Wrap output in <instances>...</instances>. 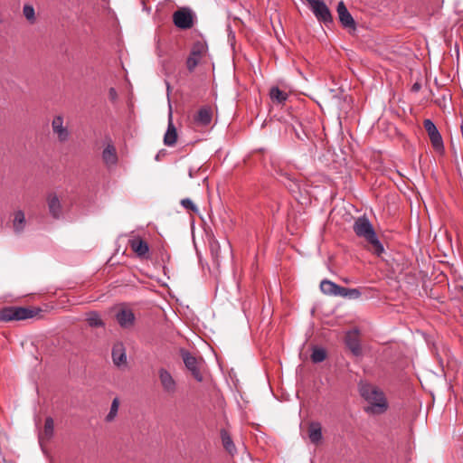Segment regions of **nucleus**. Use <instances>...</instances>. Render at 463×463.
I'll return each mask as SVG.
<instances>
[{
	"label": "nucleus",
	"instance_id": "1",
	"mask_svg": "<svg viewBox=\"0 0 463 463\" xmlns=\"http://www.w3.org/2000/svg\"><path fill=\"white\" fill-rule=\"evenodd\" d=\"M353 229L356 236L365 241L368 250L377 257H380L384 248L379 241L370 220L364 215L356 218L354 222Z\"/></svg>",
	"mask_w": 463,
	"mask_h": 463
},
{
	"label": "nucleus",
	"instance_id": "2",
	"mask_svg": "<svg viewBox=\"0 0 463 463\" xmlns=\"http://www.w3.org/2000/svg\"><path fill=\"white\" fill-rule=\"evenodd\" d=\"M361 396L368 402L365 411L371 414H383L388 409L387 399L382 390L378 387L364 383L361 384L360 388Z\"/></svg>",
	"mask_w": 463,
	"mask_h": 463
},
{
	"label": "nucleus",
	"instance_id": "3",
	"mask_svg": "<svg viewBox=\"0 0 463 463\" xmlns=\"http://www.w3.org/2000/svg\"><path fill=\"white\" fill-rule=\"evenodd\" d=\"M37 314V311L23 307H5L0 309V320L5 322L20 321L32 318Z\"/></svg>",
	"mask_w": 463,
	"mask_h": 463
},
{
	"label": "nucleus",
	"instance_id": "4",
	"mask_svg": "<svg viewBox=\"0 0 463 463\" xmlns=\"http://www.w3.org/2000/svg\"><path fill=\"white\" fill-rule=\"evenodd\" d=\"M195 14L187 6L180 7L173 14L174 24L183 30L190 29L194 26Z\"/></svg>",
	"mask_w": 463,
	"mask_h": 463
},
{
	"label": "nucleus",
	"instance_id": "5",
	"mask_svg": "<svg viewBox=\"0 0 463 463\" xmlns=\"http://www.w3.org/2000/svg\"><path fill=\"white\" fill-rule=\"evenodd\" d=\"M208 46L203 41H197L194 43L189 57L186 61L187 69L193 71L200 62L202 57L206 53Z\"/></svg>",
	"mask_w": 463,
	"mask_h": 463
},
{
	"label": "nucleus",
	"instance_id": "6",
	"mask_svg": "<svg viewBox=\"0 0 463 463\" xmlns=\"http://www.w3.org/2000/svg\"><path fill=\"white\" fill-rule=\"evenodd\" d=\"M211 252L214 260L233 259L232 246L227 241H224L222 244L218 241H213L211 243Z\"/></svg>",
	"mask_w": 463,
	"mask_h": 463
},
{
	"label": "nucleus",
	"instance_id": "7",
	"mask_svg": "<svg viewBox=\"0 0 463 463\" xmlns=\"http://www.w3.org/2000/svg\"><path fill=\"white\" fill-rule=\"evenodd\" d=\"M183 362L185 367L191 372L192 375L197 382L203 381V375L198 367V360L190 352L181 349L180 351Z\"/></svg>",
	"mask_w": 463,
	"mask_h": 463
},
{
	"label": "nucleus",
	"instance_id": "8",
	"mask_svg": "<svg viewBox=\"0 0 463 463\" xmlns=\"http://www.w3.org/2000/svg\"><path fill=\"white\" fill-rule=\"evenodd\" d=\"M126 239L128 240L131 251L136 254V257L142 258L145 256V241L140 236L132 232L129 235L120 236L118 241H124Z\"/></svg>",
	"mask_w": 463,
	"mask_h": 463
},
{
	"label": "nucleus",
	"instance_id": "9",
	"mask_svg": "<svg viewBox=\"0 0 463 463\" xmlns=\"http://www.w3.org/2000/svg\"><path fill=\"white\" fill-rule=\"evenodd\" d=\"M424 128L429 135L430 142L433 147L437 151H441L444 148L443 140L441 135L439 134L437 127L430 119H425L423 122Z\"/></svg>",
	"mask_w": 463,
	"mask_h": 463
},
{
	"label": "nucleus",
	"instance_id": "10",
	"mask_svg": "<svg viewBox=\"0 0 463 463\" xmlns=\"http://www.w3.org/2000/svg\"><path fill=\"white\" fill-rule=\"evenodd\" d=\"M312 5V10L316 17L325 24L332 22V15L326 5L323 1L307 0Z\"/></svg>",
	"mask_w": 463,
	"mask_h": 463
},
{
	"label": "nucleus",
	"instance_id": "11",
	"mask_svg": "<svg viewBox=\"0 0 463 463\" xmlns=\"http://www.w3.org/2000/svg\"><path fill=\"white\" fill-rule=\"evenodd\" d=\"M158 377L165 392L174 395L177 389V383L172 374L165 369L161 368L158 372Z\"/></svg>",
	"mask_w": 463,
	"mask_h": 463
},
{
	"label": "nucleus",
	"instance_id": "12",
	"mask_svg": "<svg viewBox=\"0 0 463 463\" xmlns=\"http://www.w3.org/2000/svg\"><path fill=\"white\" fill-rule=\"evenodd\" d=\"M52 128L60 142L63 143L69 139L70 131L68 128L63 125L62 116L58 115L53 118L52 121Z\"/></svg>",
	"mask_w": 463,
	"mask_h": 463
},
{
	"label": "nucleus",
	"instance_id": "13",
	"mask_svg": "<svg viewBox=\"0 0 463 463\" xmlns=\"http://www.w3.org/2000/svg\"><path fill=\"white\" fill-rule=\"evenodd\" d=\"M274 172L279 182H281L290 192L295 193L299 189L298 182L281 167H274Z\"/></svg>",
	"mask_w": 463,
	"mask_h": 463
},
{
	"label": "nucleus",
	"instance_id": "14",
	"mask_svg": "<svg viewBox=\"0 0 463 463\" xmlns=\"http://www.w3.org/2000/svg\"><path fill=\"white\" fill-rule=\"evenodd\" d=\"M336 11L338 14L339 21L342 24V25L345 28L354 29V27H355L354 20L353 16L351 15V14L349 13V11L347 10V8L343 1H340L338 3Z\"/></svg>",
	"mask_w": 463,
	"mask_h": 463
},
{
	"label": "nucleus",
	"instance_id": "15",
	"mask_svg": "<svg viewBox=\"0 0 463 463\" xmlns=\"http://www.w3.org/2000/svg\"><path fill=\"white\" fill-rule=\"evenodd\" d=\"M47 205L51 216L54 219H60L62 215V207L57 194L51 193L47 196Z\"/></svg>",
	"mask_w": 463,
	"mask_h": 463
},
{
	"label": "nucleus",
	"instance_id": "16",
	"mask_svg": "<svg viewBox=\"0 0 463 463\" xmlns=\"http://www.w3.org/2000/svg\"><path fill=\"white\" fill-rule=\"evenodd\" d=\"M116 319L121 327H129L135 321L133 312L128 308H121L116 314Z\"/></svg>",
	"mask_w": 463,
	"mask_h": 463
},
{
	"label": "nucleus",
	"instance_id": "17",
	"mask_svg": "<svg viewBox=\"0 0 463 463\" xmlns=\"http://www.w3.org/2000/svg\"><path fill=\"white\" fill-rule=\"evenodd\" d=\"M102 159L105 165L110 168L117 165L118 155L116 148L113 145L108 144L102 152Z\"/></svg>",
	"mask_w": 463,
	"mask_h": 463
},
{
	"label": "nucleus",
	"instance_id": "18",
	"mask_svg": "<svg viewBox=\"0 0 463 463\" xmlns=\"http://www.w3.org/2000/svg\"><path fill=\"white\" fill-rule=\"evenodd\" d=\"M112 359L116 366L121 367L127 363V355L122 344H116L112 349Z\"/></svg>",
	"mask_w": 463,
	"mask_h": 463
},
{
	"label": "nucleus",
	"instance_id": "19",
	"mask_svg": "<svg viewBox=\"0 0 463 463\" xmlns=\"http://www.w3.org/2000/svg\"><path fill=\"white\" fill-rule=\"evenodd\" d=\"M26 225L25 214L22 210L14 213L13 228L15 233L20 234L24 232Z\"/></svg>",
	"mask_w": 463,
	"mask_h": 463
},
{
	"label": "nucleus",
	"instance_id": "20",
	"mask_svg": "<svg viewBox=\"0 0 463 463\" xmlns=\"http://www.w3.org/2000/svg\"><path fill=\"white\" fill-rule=\"evenodd\" d=\"M195 122L200 126H207L212 121V111L209 108L203 107L199 109L194 118Z\"/></svg>",
	"mask_w": 463,
	"mask_h": 463
},
{
	"label": "nucleus",
	"instance_id": "21",
	"mask_svg": "<svg viewBox=\"0 0 463 463\" xmlns=\"http://www.w3.org/2000/svg\"><path fill=\"white\" fill-rule=\"evenodd\" d=\"M176 140H177L176 128L170 119L166 132L164 137V144L167 146H173L176 143Z\"/></svg>",
	"mask_w": 463,
	"mask_h": 463
},
{
	"label": "nucleus",
	"instance_id": "22",
	"mask_svg": "<svg viewBox=\"0 0 463 463\" xmlns=\"http://www.w3.org/2000/svg\"><path fill=\"white\" fill-rule=\"evenodd\" d=\"M340 286L328 279H323L320 282V289L324 294L326 295L338 296L339 294L337 292L340 290Z\"/></svg>",
	"mask_w": 463,
	"mask_h": 463
},
{
	"label": "nucleus",
	"instance_id": "23",
	"mask_svg": "<svg viewBox=\"0 0 463 463\" xmlns=\"http://www.w3.org/2000/svg\"><path fill=\"white\" fill-rule=\"evenodd\" d=\"M308 437L312 443L317 444L321 441L322 435V428L320 423L312 422L309 426Z\"/></svg>",
	"mask_w": 463,
	"mask_h": 463
},
{
	"label": "nucleus",
	"instance_id": "24",
	"mask_svg": "<svg viewBox=\"0 0 463 463\" xmlns=\"http://www.w3.org/2000/svg\"><path fill=\"white\" fill-rule=\"evenodd\" d=\"M345 344L354 354L358 355L361 354V345L354 335L349 333L346 336Z\"/></svg>",
	"mask_w": 463,
	"mask_h": 463
},
{
	"label": "nucleus",
	"instance_id": "25",
	"mask_svg": "<svg viewBox=\"0 0 463 463\" xmlns=\"http://www.w3.org/2000/svg\"><path fill=\"white\" fill-rule=\"evenodd\" d=\"M86 320L90 327H103L105 326L99 314L96 311L87 313Z\"/></svg>",
	"mask_w": 463,
	"mask_h": 463
},
{
	"label": "nucleus",
	"instance_id": "26",
	"mask_svg": "<svg viewBox=\"0 0 463 463\" xmlns=\"http://www.w3.org/2000/svg\"><path fill=\"white\" fill-rule=\"evenodd\" d=\"M221 438H222V446L224 447V449L230 454H233L236 451V448H235V445H234L230 434L226 430H222Z\"/></svg>",
	"mask_w": 463,
	"mask_h": 463
},
{
	"label": "nucleus",
	"instance_id": "27",
	"mask_svg": "<svg viewBox=\"0 0 463 463\" xmlns=\"http://www.w3.org/2000/svg\"><path fill=\"white\" fill-rule=\"evenodd\" d=\"M119 399L118 397L114 398L109 413L105 417V420L107 422H112L118 416V409H119Z\"/></svg>",
	"mask_w": 463,
	"mask_h": 463
},
{
	"label": "nucleus",
	"instance_id": "28",
	"mask_svg": "<svg viewBox=\"0 0 463 463\" xmlns=\"http://www.w3.org/2000/svg\"><path fill=\"white\" fill-rule=\"evenodd\" d=\"M269 95L272 100H275L279 103H283L288 99V94L280 90L278 87L271 88Z\"/></svg>",
	"mask_w": 463,
	"mask_h": 463
},
{
	"label": "nucleus",
	"instance_id": "29",
	"mask_svg": "<svg viewBox=\"0 0 463 463\" xmlns=\"http://www.w3.org/2000/svg\"><path fill=\"white\" fill-rule=\"evenodd\" d=\"M340 297L347 298H358L361 296V292L356 288H340V290L337 292Z\"/></svg>",
	"mask_w": 463,
	"mask_h": 463
},
{
	"label": "nucleus",
	"instance_id": "30",
	"mask_svg": "<svg viewBox=\"0 0 463 463\" xmlns=\"http://www.w3.org/2000/svg\"><path fill=\"white\" fill-rule=\"evenodd\" d=\"M23 14L30 24H34L36 21L35 11L32 5L25 4L23 7Z\"/></svg>",
	"mask_w": 463,
	"mask_h": 463
},
{
	"label": "nucleus",
	"instance_id": "31",
	"mask_svg": "<svg viewBox=\"0 0 463 463\" xmlns=\"http://www.w3.org/2000/svg\"><path fill=\"white\" fill-rule=\"evenodd\" d=\"M54 432V422L52 417H47L45 419L43 436L50 439L53 436Z\"/></svg>",
	"mask_w": 463,
	"mask_h": 463
},
{
	"label": "nucleus",
	"instance_id": "32",
	"mask_svg": "<svg viewBox=\"0 0 463 463\" xmlns=\"http://www.w3.org/2000/svg\"><path fill=\"white\" fill-rule=\"evenodd\" d=\"M326 357V353L324 348L317 347L311 354V360L313 363H321Z\"/></svg>",
	"mask_w": 463,
	"mask_h": 463
},
{
	"label": "nucleus",
	"instance_id": "33",
	"mask_svg": "<svg viewBox=\"0 0 463 463\" xmlns=\"http://www.w3.org/2000/svg\"><path fill=\"white\" fill-rule=\"evenodd\" d=\"M181 204L184 208L187 210H191L193 212H197L198 209L195 206V204L193 203V201L189 198H184L181 201Z\"/></svg>",
	"mask_w": 463,
	"mask_h": 463
},
{
	"label": "nucleus",
	"instance_id": "34",
	"mask_svg": "<svg viewBox=\"0 0 463 463\" xmlns=\"http://www.w3.org/2000/svg\"><path fill=\"white\" fill-rule=\"evenodd\" d=\"M202 169L201 165L190 166L188 169V175L191 179L197 177Z\"/></svg>",
	"mask_w": 463,
	"mask_h": 463
},
{
	"label": "nucleus",
	"instance_id": "35",
	"mask_svg": "<svg viewBox=\"0 0 463 463\" xmlns=\"http://www.w3.org/2000/svg\"><path fill=\"white\" fill-rule=\"evenodd\" d=\"M109 97L110 100L115 101L118 98L117 90L114 88H110L109 90Z\"/></svg>",
	"mask_w": 463,
	"mask_h": 463
},
{
	"label": "nucleus",
	"instance_id": "36",
	"mask_svg": "<svg viewBox=\"0 0 463 463\" xmlns=\"http://www.w3.org/2000/svg\"><path fill=\"white\" fill-rule=\"evenodd\" d=\"M211 263H212V266L210 265L209 262H206V267H207L208 270L212 273V272H214V270H213V269H217V268L219 266V262L213 261Z\"/></svg>",
	"mask_w": 463,
	"mask_h": 463
},
{
	"label": "nucleus",
	"instance_id": "37",
	"mask_svg": "<svg viewBox=\"0 0 463 463\" xmlns=\"http://www.w3.org/2000/svg\"><path fill=\"white\" fill-rule=\"evenodd\" d=\"M295 130V134H296V137L300 139V140H304V137H306V134L303 133V135L300 133V131H298L296 128H294Z\"/></svg>",
	"mask_w": 463,
	"mask_h": 463
},
{
	"label": "nucleus",
	"instance_id": "38",
	"mask_svg": "<svg viewBox=\"0 0 463 463\" xmlns=\"http://www.w3.org/2000/svg\"><path fill=\"white\" fill-rule=\"evenodd\" d=\"M228 29H229V34H228V37H229V41H233L235 39V34L231 30V27L228 26Z\"/></svg>",
	"mask_w": 463,
	"mask_h": 463
},
{
	"label": "nucleus",
	"instance_id": "39",
	"mask_svg": "<svg viewBox=\"0 0 463 463\" xmlns=\"http://www.w3.org/2000/svg\"><path fill=\"white\" fill-rule=\"evenodd\" d=\"M160 155H161V152H159V153H157V154H156V157H155V159H156V161H158V160H159V158H160Z\"/></svg>",
	"mask_w": 463,
	"mask_h": 463
},
{
	"label": "nucleus",
	"instance_id": "40",
	"mask_svg": "<svg viewBox=\"0 0 463 463\" xmlns=\"http://www.w3.org/2000/svg\"><path fill=\"white\" fill-rule=\"evenodd\" d=\"M146 260H147L148 258H150V257L147 255V253H148V251H149V248H148V245H147V244H146Z\"/></svg>",
	"mask_w": 463,
	"mask_h": 463
},
{
	"label": "nucleus",
	"instance_id": "41",
	"mask_svg": "<svg viewBox=\"0 0 463 463\" xmlns=\"http://www.w3.org/2000/svg\"><path fill=\"white\" fill-rule=\"evenodd\" d=\"M141 5H143V9H145V0H141Z\"/></svg>",
	"mask_w": 463,
	"mask_h": 463
},
{
	"label": "nucleus",
	"instance_id": "42",
	"mask_svg": "<svg viewBox=\"0 0 463 463\" xmlns=\"http://www.w3.org/2000/svg\"><path fill=\"white\" fill-rule=\"evenodd\" d=\"M413 88H414V89H419V86H418L417 84H415V85L413 86Z\"/></svg>",
	"mask_w": 463,
	"mask_h": 463
},
{
	"label": "nucleus",
	"instance_id": "43",
	"mask_svg": "<svg viewBox=\"0 0 463 463\" xmlns=\"http://www.w3.org/2000/svg\"><path fill=\"white\" fill-rule=\"evenodd\" d=\"M428 263H429V262H427V261L422 262L423 266H425V265H426V264H428Z\"/></svg>",
	"mask_w": 463,
	"mask_h": 463
},
{
	"label": "nucleus",
	"instance_id": "44",
	"mask_svg": "<svg viewBox=\"0 0 463 463\" xmlns=\"http://www.w3.org/2000/svg\"><path fill=\"white\" fill-rule=\"evenodd\" d=\"M448 240H449V241H451V237H450V236H448Z\"/></svg>",
	"mask_w": 463,
	"mask_h": 463
},
{
	"label": "nucleus",
	"instance_id": "45",
	"mask_svg": "<svg viewBox=\"0 0 463 463\" xmlns=\"http://www.w3.org/2000/svg\"><path fill=\"white\" fill-rule=\"evenodd\" d=\"M462 290H463V286L461 287Z\"/></svg>",
	"mask_w": 463,
	"mask_h": 463
}]
</instances>
